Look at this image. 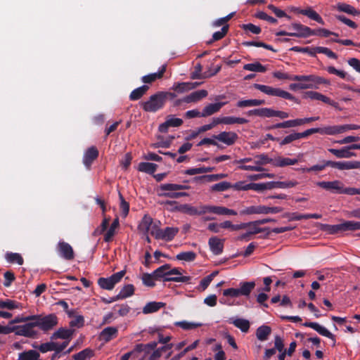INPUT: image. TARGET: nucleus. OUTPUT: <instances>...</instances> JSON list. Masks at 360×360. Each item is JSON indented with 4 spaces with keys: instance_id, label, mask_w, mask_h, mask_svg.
Returning <instances> with one entry per match:
<instances>
[{
    "instance_id": "nucleus-1",
    "label": "nucleus",
    "mask_w": 360,
    "mask_h": 360,
    "mask_svg": "<svg viewBox=\"0 0 360 360\" xmlns=\"http://www.w3.org/2000/svg\"><path fill=\"white\" fill-rule=\"evenodd\" d=\"M171 268V264H165L158 269H156L155 271H153V276H155V278L156 281H160L161 279L163 280V281H173V282H181V283H190V281L191 280V276H169V269Z\"/></svg>"
},
{
    "instance_id": "nucleus-2",
    "label": "nucleus",
    "mask_w": 360,
    "mask_h": 360,
    "mask_svg": "<svg viewBox=\"0 0 360 360\" xmlns=\"http://www.w3.org/2000/svg\"><path fill=\"white\" fill-rule=\"evenodd\" d=\"M33 321H35L37 327H39L43 332L46 333L54 328L58 325V319L55 314L48 315H33Z\"/></svg>"
},
{
    "instance_id": "nucleus-3",
    "label": "nucleus",
    "mask_w": 360,
    "mask_h": 360,
    "mask_svg": "<svg viewBox=\"0 0 360 360\" xmlns=\"http://www.w3.org/2000/svg\"><path fill=\"white\" fill-rule=\"evenodd\" d=\"M253 86L255 89L259 90L269 96L281 97L285 99L293 101L297 103H299L297 98H296L293 95L280 88H274L270 86L260 84H254Z\"/></svg>"
},
{
    "instance_id": "nucleus-4",
    "label": "nucleus",
    "mask_w": 360,
    "mask_h": 360,
    "mask_svg": "<svg viewBox=\"0 0 360 360\" xmlns=\"http://www.w3.org/2000/svg\"><path fill=\"white\" fill-rule=\"evenodd\" d=\"M294 79L297 82H302L306 86L305 89H317L321 84L329 85L330 84L328 79L316 75H297V77H295Z\"/></svg>"
},
{
    "instance_id": "nucleus-5",
    "label": "nucleus",
    "mask_w": 360,
    "mask_h": 360,
    "mask_svg": "<svg viewBox=\"0 0 360 360\" xmlns=\"http://www.w3.org/2000/svg\"><path fill=\"white\" fill-rule=\"evenodd\" d=\"M165 103L160 93L158 91L151 95L149 98L141 103V106L146 112H155L164 108Z\"/></svg>"
},
{
    "instance_id": "nucleus-6",
    "label": "nucleus",
    "mask_w": 360,
    "mask_h": 360,
    "mask_svg": "<svg viewBox=\"0 0 360 360\" xmlns=\"http://www.w3.org/2000/svg\"><path fill=\"white\" fill-rule=\"evenodd\" d=\"M289 29L294 32L279 31L276 33V36H290L296 37L307 38L310 37L311 29L299 22L292 23Z\"/></svg>"
},
{
    "instance_id": "nucleus-7",
    "label": "nucleus",
    "mask_w": 360,
    "mask_h": 360,
    "mask_svg": "<svg viewBox=\"0 0 360 360\" xmlns=\"http://www.w3.org/2000/svg\"><path fill=\"white\" fill-rule=\"evenodd\" d=\"M316 185L326 190L334 193L349 195V187L345 188L344 184L339 180L331 181H318Z\"/></svg>"
},
{
    "instance_id": "nucleus-8",
    "label": "nucleus",
    "mask_w": 360,
    "mask_h": 360,
    "mask_svg": "<svg viewBox=\"0 0 360 360\" xmlns=\"http://www.w3.org/2000/svg\"><path fill=\"white\" fill-rule=\"evenodd\" d=\"M189 186L187 185L177 184H162L160 186V193H158V196L169 198H176V195L178 194V191L188 189Z\"/></svg>"
},
{
    "instance_id": "nucleus-9",
    "label": "nucleus",
    "mask_w": 360,
    "mask_h": 360,
    "mask_svg": "<svg viewBox=\"0 0 360 360\" xmlns=\"http://www.w3.org/2000/svg\"><path fill=\"white\" fill-rule=\"evenodd\" d=\"M283 211L281 207H268L265 205H252L241 212L243 214H277Z\"/></svg>"
},
{
    "instance_id": "nucleus-10",
    "label": "nucleus",
    "mask_w": 360,
    "mask_h": 360,
    "mask_svg": "<svg viewBox=\"0 0 360 360\" xmlns=\"http://www.w3.org/2000/svg\"><path fill=\"white\" fill-rule=\"evenodd\" d=\"M174 210L179 211L190 216H201L208 213L207 205H200L198 207H195L190 204H183L176 205L174 208Z\"/></svg>"
},
{
    "instance_id": "nucleus-11",
    "label": "nucleus",
    "mask_w": 360,
    "mask_h": 360,
    "mask_svg": "<svg viewBox=\"0 0 360 360\" xmlns=\"http://www.w3.org/2000/svg\"><path fill=\"white\" fill-rule=\"evenodd\" d=\"M179 231V229L177 227L168 226L164 229H158L156 230H152L150 234L157 240L171 241L174 238Z\"/></svg>"
},
{
    "instance_id": "nucleus-12",
    "label": "nucleus",
    "mask_w": 360,
    "mask_h": 360,
    "mask_svg": "<svg viewBox=\"0 0 360 360\" xmlns=\"http://www.w3.org/2000/svg\"><path fill=\"white\" fill-rule=\"evenodd\" d=\"M58 255L65 260H72L75 258V252L72 247L64 240H60L56 248Z\"/></svg>"
},
{
    "instance_id": "nucleus-13",
    "label": "nucleus",
    "mask_w": 360,
    "mask_h": 360,
    "mask_svg": "<svg viewBox=\"0 0 360 360\" xmlns=\"http://www.w3.org/2000/svg\"><path fill=\"white\" fill-rule=\"evenodd\" d=\"M34 327H37L34 321H30L24 325L17 326L18 330L15 331V335L33 338L37 335V332L34 330Z\"/></svg>"
},
{
    "instance_id": "nucleus-14",
    "label": "nucleus",
    "mask_w": 360,
    "mask_h": 360,
    "mask_svg": "<svg viewBox=\"0 0 360 360\" xmlns=\"http://www.w3.org/2000/svg\"><path fill=\"white\" fill-rule=\"evenodd\" d=\"M212 138L227 146H232L238 140V136L233 131H222L217 135H213Z\"/></svg>"
},
{
    "instance_id": "nucleus-15",
    "label": "nucleus",
    "mask_w": 360,
    "mask_h": 360,
    "mask_svg": "<svg viewBox=\"0 0 360 360\" xmlns=\"http://www.w3.org/2000/svg\"><path fill=\"white\" fill-rule=\"evenodd\" d=\"M303 326L313 328L314 330H316L320 335L332 340L333 341V345H335V335L333 334H332L327 328L319 325L318 323H316V322H305L304 323H303Z\"/></svg>"
},
{
    "instance_id": "nucleus-16",
    "label": "nucleus",
    "mask_w": 360,
    "mask_h": 360,
    "mask_svg": "<svg viewBox=\"0 0 360 360\" xmlns=\"http://www.w3.org/2000/svg\"><path fill=\"white\" fill-rule=\"evenodd\" d=\"M306 96L308 98H310L312 100H317L321 101L325 103H327L335 108H338V103L333 100H331L330 98L327 97L326 96L317 92V91H307L305 93Z\"/></svg>"
},
{
    "instance_id": "nucleus-17",
    "label": "nucleus",
    "mask_w": 360,
    "mask_h": 360,
    "mask_svg": "<svg viewBox=\"0 0 360 360\" xmlns=\"http://www.w3.org/2000/svg\"><path fill=\"white\" fill-rule=\"evenodd\" d=\"M224 239H220L217 236L211 237L208 240V245L211 252L215 255H219L223 252L224 250Z\"/></svg>"
},
{
    "instance_id": "nucleus-18",
    "label": "nucleus",
    "mask_w": 360,
    "mask_h": 360,
    "mask_svg": "<svg viewBox=\"0 0 360 360\" xmlns=\"http://www.w3.org/2000/svg\"><path fill=\"white\" fill-rule=\"evenodd\" d=\"M98 150L96 146H91L84 153L83 157L84 165L89 168L93 162L98 157Z\"/></svg>"
},
{
    "instance_id": "nucleus-19",
    "label": "nucleus",
    "mask_w": 360,
    "mask_h": 360,
    "mask_svg": "<svg viewBox=\"0 0 360 360\" xmlns=\"http://www.w3.org/2000/svg\"><path fill=\"white\" fill-rule=\"evenodd\" d=\"M74 333V329L61 327L52 333L50 339L51 340H55L57 339H72Z\"/></svg>"
},
{
    "instance_id": "nucleus-20",
    "label": "nucleus",
    "mask_w": 360,
    "mask_h": 360,
    "mask_svg": "<svg viewBox=\"0 0 360 360\" xmlns=\"http://www.w3.org/2000/svg\"><path fill=\"white\" fill-rule=\"evenodd\" d=\"M183 120L174 117H168L166 121L159 126V131L162 133H166L170 127H178L182 125Z\"/></svg>"
},
{
    "instance_id": "nucleus-21",
    "label": "nucleus",
    "mask_w": 360,
    "mask_h": 360,
    "mask_svg": "<svg viewBox=\"0 0 360 360\" xmlns=\"http://www.w3.org/2000/svg\"><path fill=\"white\" fill-rule=\"evenodd\" d=\"M353 150L350 148V145L342 147L340 149L328 148V150L334 155L338 158H349L356 156V154L351 150Z\"/></svg>"
},
{
    "instance_id": "nucleus-22",
    "label": "nucleus",
    "mask_w": 360,
    "mask_h": 360,
    "mask_svg": "<svg viewBox=\"0 0 360 360\" xmlns=\"http://www.w3.org/2000/svg\"><path fill=\"white\" fill-rule=\"evenodd\" d=\"M118 335V330L116 327L105 328L99 335V339L105 342H108L115 338Z\"/></svg>"
},
{
    "instance_id": "nucleus-23",
    "label": "nucleus",
    "mask_w": 360,
    "mask_h": 360,
    "mask_svg": "<svg viewBox=\"0 0 360 360\" xmlns=\"http://www.w3.org/2000/svg\"><path fill=\"white\" fill-rule=\"evenodd\" d=\"M208 213H213L217 215H236L234 210L229 209L223 206L207 205Z\"/></svg>"
},
{
    "instance_id": "nucleus-24",
    "label": "nucleus",
    "mask_w": 360,
    "mask_h": 360,
    "mask_svg": "<svg viewBox=\"0 0 360 360\" xmlns=\"http://www.w3.org/2000/svg\"><path fill=\"white\" fill-rule=\"evenodd\" d=\"M330 126L321 127V128H311V129H307L306 131H304L303 132H300V133L298 132L297 135H298L299 139L306 138V137H307L313 134H315V133H319L321 134L330 135Z\"/></svg>"
},
{
    "instance_id": "nucleus-25",
    "label": "nucleus",
    "mask_w": 360,
    "mask_h": 360,
    "mask_svg": "<svg viewBox=\"0 0 360 360\" xmlns=\"http://www.w3.org/2000/svg\"><path fill=\"white\" fill-rule=\"evenodd\" d=\"M333 165V168H336L340 170L360 169L359 161H347V162H334L330 163Z\"/></svg>"
},
{
    "instance_id": "nucleus-26",
    "label": "nucleus",
    "mask_w": 360,
    "mask_h": 360,
    "mask_svg": "<svg viewBox=\"0 0 360 360\" xmlns=\"http://www.w3.org/2000/svg\"><path fill=\"white\" fill-rule=\"evenodd\" d=\"M134 286L132 284L125 285L115 297H111L110 302H115L118 300L125 299L134 295Z\"/></svg>"
},
{
    "instance_id": "nucleus-27",
    "label": "nucleus",
    "mask_w": 360,
    "mask_h": 360,
    "mask_svg": "<svg viewBox=\"0 0 360 360\" xmlns=\"http://www.w3.org/2000/svg\"><path fill=\"white\" fill-rule=\"evenodd\" d=\"M207 95L208 92L206 90L202 89L195 91L184 97V103H196L205 98Z\"/></svg>"
},
{
    "instance_id": "nucleus-28",
    "label": "nucleus",
    "mask_w": 360,
    "mask_h": 360,
    "mask_svg": "<svg viewBox=\"0 0 360 360\" xmlns=\"http://www.w3.org/2000/svg\"><path fill=\"white\" fill-rule=\"evenodd\" d=\"M166 65H162L158 72L149 74L142 77L141 81L145 84H151L156 79H161L166 71Z\"/></svg>"
},
{
    "instance_id": "nucleus-29",
    "label": "nucleus",
    "mask_w": 360,
    "mask_h": 360,
    "mask_svg": "<svg viewBox=\"0 0 360 360\" xmlns=\"http://www.w3.org/2000/svg\"><path fill=\"white\" fill-rule=\"evenodd\" d=\"M224 105L225 103L220 102L216 103H210L206 105L202 111V117H208L219 112Z\"/></svg>"
},
{
    "instance_id": "nucleus-30",
    "label": "nucleus",
    "mask_w": 360,
    "mask_h": 360,
    "mask_svg": "<svg viewBox=\"0 0 360 360\" xmlns=\"http://www.w3.org/2000/svg\"><path fill=\"white\" fill-rule=\"evenodd\" d=\"M330 135H335L344 133L349 130H356L360 129L359 125L356 124H344V125H334L330 126Z\"/></svg>"
},
{
    "instance_id": "nucleus-31",
    "label": "nucleus",
    "mask_w": 360,
    "mask_h": 360,
    "mask_svg": "<svg viewBox=\"0 0 360 360\" xmlns=\"http://www.w3.org/2000/svg\"><path fill=\"white\" fill-rule=\"evenodd\" d=\"M266 189L271 190L274 188H292L297 185L295 181H269L266 183Z\"/></svg>"
},
{
    "instance_id": "nucleus-32",
    "label": "nucleus",
    "mask_w": 360,
    "mask_h": 360,
    "mask_svg": "<svg viewBox=\"0 0 360 360\" xmlns=\"http://www.w3.org/2000/svg\"><path fill=\"white\" fill-rule=\"evenodd\" d=\"M330 163H333L331 160H322L320 164H317L313 165L310 167H304L302 168L301 170L302 172H321L326 169L327 167H333V165H330Z\"/></svg>"
},
{
    "instance_id": "nucleus-33",
    "label": "nucleus",
    "mask_w": 360,
    "mask_h": 360,
    "mask_svg": "<svg viewBox=\"0 0 360 360\" xmlns=\"http://www.w3.org/2000/svg\"><path fill=\"white\" fill-rule=\"evenodd\" d=\"M242 224H245V226H246L245 229H247V228L249 229H248L249 233H250L252 236L266 231V235L265 238H267L270 234V229L268 227L261 228V227L258 226L259 224H250V221L247 222V223H242Z\"/></svg>"
},
{
    "instance_id": "nucleus-34",
    "label": "nucleus",
    "mask_w": 360,
    "mask_h": 360,
    "mask_svg": "<svg viewBox=\"0 0 360 360\" xmlns=\"http://www.w3.org/2000/svg\"><path fill=\"white\" fill-rule=\"evenodd\" d=\"M152 223L153 219L147 214L144 215V217L142 218L141 221L139 224V231L141 232L143 234L147 235L149 232Z\"/></svg>"
},
{
    "instance_id": "nucleus-35",
    "label": "nucleus",
    "mask_w": 360,
    "mask_h": 360,
    "mask_svg": "<svg viewBox=\"0 0 360 360\" xmlns=\"http://www.w3.org/2000/svg\"><path fill=\"white\" fill-rule=\"evenodd\" d=\"M300 14L307 16L309 18L321 24L324 25V21L321 15L311 7H308L303 11H300Z\"/></svg>"
},
{
    "instance_id": "nucleus-36",
    "label": "nucleus",
    "mask_w": 360,
    "mask_h": 360,
    "mask_svg": "<svg viewBox=\"0 0 360 360\" xmlns=\"http://www.w3.org/2000/svg\"><path fill=\"white\" fill-rule=\"evenodd\" d=\"M229 323L233 324L243 333H247L250 329L249 321L244 319L238 318L236 319H230Z\"/></svg>"
},
{
    "instance_id": "nucleus-37",
    "label": "nucleus",
    "mask_w": 360,
    "mask_h": 360,
    "mask_svg": "<svg viewBox=\"0 0 360 360\" xmlns=\"http://www.w3.org/2000/svg\"><path fill=\"white\" fill-rule=\"evenodd\" d=\"M265 104L264 100L260 99H248L238 101L236 106L238 108H246L252 106H259Z\"/></svg>"
},
{
    "instance_id": "nucleus-38",
    "label": "nucleus",
    "mask_w": 360,
    "mask_h": 360,
    "mask_svg": "<svg viewBox=\"0 0 360 360\" xmlns=\"http://www.w3.org/2000/svg\"><path fill=\"white\" fill-rule=\"evenodd\" d=\"M5 259L10 264L22 265L24 263V259L21 255L16 252H7L5 254Z\"/></svg>"
},
{
    "instance_id": "nucleus-39",
    "label": "nucleus",
    "mask_w": 360,
    "mask_h": 360,
    "mask_svg": "<svg viewBox=\"0 0 360 360\" xmlns=\"http://www.w3.org/2000/svg\"><path fill=\"white\" fill-rule=\"evenodd\" d=\"M165 306L163 302H150L143 308L144 314H151L158 311L160 308Z\"/></svg>"
},
{
    "instance_id": "nucleus-40",
    "label": "nucleus",
    "mask_w": 360,
    "mask_h": 360,
    "mask_svg": "<svg viewBox=\"0 0 360 360\" xmlns=\"http://www.w3.org/2000/svg\"><path fill=\"white\" fill-rule=\"evenodd\" d=\"M297 162L298 160L297 159L278 157V158L274 159L273 165L275 167H283L288 165H294L297 164Z\"/></svg>"
},
{
    "instance_id": "nucleus-41",
    "label": "nucleus",
    "mask_w": 360,
    "mask_h": 360,
    "mask_svg": "<svg viewBox=\"0 0 360 360\" xmlns=\"http://www.w3.org/2000/svg\"><path fill=\"white\" fill-rule=\"evenodd\" d=\"M148 89L149 86L146 84L134 89L129 95V99L131 101H137L140 99Z\"/></svg>"
},
{
    "instance_id": "nucleus-42",
    "label": "nucleus",
    "mask_w": 360,
    "mask_h": 360,
    "mask_svg": "<svg viewBox=\"0 0 360 360\" xmlns=\"http://www.w3.org/2000/svg\"><path fill=\"white\" fill-rule=\"evenodd\" d=\"M271 333V328L268 326L263 325L257 329L256 336L259 340L265 341L268 339Z\"/></svg>"
},
{
    "instance_id": "nucleus-43",
    "label": "nucleus",
    "mask_w": 360,
    "mask_h": 360,
    "mask_svg": "<svg viewBox=\"0 0 360 360\" xmlns=\"http://www.w3.org/2000/svg\"><path fill=\"white\" fill-rule=\"evenodd\" d=\"M226 176H227V174H207V175H203V176H196L194 178V180L195 181H200V182H203V181L211 182V181H217L219 179L225 178Z\"/></svg>"
},
{
    "instance_id": "nucleus-44",
    "label": "nucleus",
    "mask_w": 360,
    "mask_h": 360,
    "mask_svg": "<svg viewBox=\"0 0 360 360\" xmlns=\"http://www.w3.org/2000/svg\"><path fill=\"white\" fill-rule=\"evenodd\" d=\"M158 165L155 163L142 162L139 164L138 169L139 172L153 174L157 169Z\"/></svg>"
},
{
    "instance_id": "nucleus-45",
    "label": "nucleus",
    "mask_w": 360,
    "mask_h": 360,
    "mask_svg": "<svg viewBox=\"0 0 360 360\" xmlns=\"http://www.w3.org/2000/svg\"><path fill=\"white\" fill-rule=\"evenodd\" d=\"M40 354L36 350H28L21 352L18 355V360H39Z\"/></svg>"
},
{
    "instance_id": "nucleus-46",
    "label": "nucleus",
    "mask_w": 360,
    "mask_h": 360,
    "mask_svg": "<svg viewBox=\"0 0 360 360\" xmlns=\"http://www.w3.org/2000/svg\"><path fill=\"white\" fill-rule=\"evenodd\" d=\"M240 288H238L240 295L248 296L255 287L254 281L242 282L240 283Z\"/></svg>"
},
{
    "instance_id": "nucleus-47",
    "label": "nucleus",
    "mask_w": 360,
    "mask_h": 360,
    "mask_svg": "<svg viewBox=\"0 0 360 360\" xmlns=\"http://www.w3.org/2000/svg\"><path fill=\"white\" fill-rule=\"evenodd\" d=\"M337 8L338 11L341 12H344L352 15H358L360 14V12L358 10H356L354 6L345 3L338 4L337 5Z\"/></svg>"
},
{
    "instance_id": "nucleus-48",
    "label": "nucleus",
    "mask_w": 360,
    "mask_h": 360,
    "mask_svg": "<svg viewBox=\"0 0 360 360\" xmlns=\"http://www.w3.org/2000/svg\"><path fill=\"white\" fill-rule=\"evenodd\" d=\"M119 219L116 218L111 224L109 229L107 231L104 236V241L109 243L112 240V238L115 233V229L119 226Z\"/></svg>"
},
{
    "instance_id": "nucleus-49",
    "label": "nucleus",
    "mask_w": 360,
    "mask_h": 360,
    "mask_svg": "<svg viewBox=\"0 0 360 360\" xmlns=\"http://www.w3.org/2000/svg\"><path fill=\"white\" fill-rule=\"evenodd\" d=\"M243 69L245 70L256 72H265L266 71V68L259 62L245 64L243 66Z\"/></svg>"
},
{
    "instance_id": "nucleus-50",
    "label": "nucleus",
    "mask_w": 360,
    "mask_h": 360,
    "mask_svg": "<svg viewBox=\"0 0 360 360\" xmlns=\"http://www.w3.org/2000/svg\"><path fill=\"white\" fill-rule=\"evenodd\" d=\"M228 31H229V25H224L220 31L215 32L212 34V39L207 42V44H211L216 41H219V40L223 39L228 33Z\"/></svg>"
},
{
    "instance_id": "nucleus-51",
    "label": "nucleus",
    "mask_w": 360,
    "mask_h": 360,
    "mask_svg": "<svg viewBox=\"0 0 360 360\" xmlns=\"http://www.w3.org/2000/svg\"><path fill=\"white\" fill-rule=\"evenodd\" d=\"M94 355V352L90 348H86L82 351L74 354L72 358L74 360H86Z\"/></svg>"
},
{
    "instance_id": "nucleus-52",
    "label": "nucleus",
    "mask_w": 360,
    "mask_h": 360,
    "mask_svg": "<svg viewBox=\"0 0 360 360\" xmlns=\"http://www.w3.org/2000/svg\"><path fill=\"white\" fill-rule=\"evenodd\" d=\"M343 232L347 231H356L360 230V221H345L342 223Z\"/></svg>"
},
{
    "instance_id": "nucleus-53",
    "label": "nucleus",
    "mask_w": 360,
    "mask_h": 360,
    "mask_svg": "<svg viewBox=\"0 0 360 360\" xmlns=\"http://www.w3.org/2000/svg\"><path fill=\"white\" fill-rule=\"evenodd\" d=\"M176 259L184 260L186 262H193L196 258V254L193 251L181 252L176 255Z\"/></svg>"
},
{
    "instance_id": "nucleus-54",
    "label": "nucleus",
    "mask_w": 360,
    "mask_h": 360,
    "mask_svg": "<svg viewBox=\"0 0 360 360\" xmlns=\"http://www.w3.org/2000/svg\"><path fill=\"white\" fill-rule=\"evenodd\" d=\"M313 35H316V36H320V37H328L330 35H333L335 37L339 36L338 34L331 32L325 28H318L316 30L311 29V32L310 34V36H313Z\"/></svg>"
},
{
    "instance_id": "nucleus-55",
    "label": "nucleus",
    "mask_w": 360,
    "mask_h": 360,
    "mask_svg": "<svg viewBox=\"0 0 360 360\" xmlns=\"http://www.w3.org/2000/svg\"><path fill=\"white\" fill-rule=\"evenodd\" d=\"M245 224H242V223L239 224H233L231 221H225L224 222L220 223V228L222 229H229L231 231H238L241 229H245Z\"/></svg>"
},
{
    "instance_id": "nucleus-56",
    "label": "nucleus",
    "mask_w": 360,
    "mask_h": 360,
    "mask_svg": "<svg viewBox=\"0 0 360 360\" xmlns=\"http://www.w3.org/2000/svg\"><path fill=\"white\" fill-rule=\"evenodd\" d=\"M119 199L120 201V209L122 212V215L123 217H126L129 212V204L125 200L120 192H119Z\"/></svg>"
},
{
    "instance_id": "nucleus-57",
    "label": "nucleus",
    "mask_w": 360,
    "mask_h": 360,
    "mask_svg": "<svg viewBox=\"0 0 360 360\" xmlns=\"http://www.w3.org/2000/svg\"><path fill=\"white\" fill-rule=\"evenodd\" d=\"M98 285L105 290H111L114 288L115 285L112 283V281L108 278H100L98 280Z\"/></svg>"
},
{
    "instance_id": "nucleus-58",
    "label": "nucleus",
    "mask_w": 360,
    "mask_h": 360,
    "mask_svg": "<svg viewBox=\"0 0 360 360\" xmlns=\"http://www.w3.org/2000/svg\"><path fill=\"white\" fill-rule=\"evenodd\" d=\"M233 188V185L227 181H221L212 186V191L221 192Z\"/></svg>"
},
{
    "instance_id": "nucleus-59",
    "label": "nucleus",
    "mask_w": 360,
    "mask_h": 360,
    "mask_svg": "<svg viewBox=\"0 0 360 360\" xmlns=\"http://www.w3.org/2000/svg\"><path fill=\"white\" fill-rule=\"evenodd\" d=\"M176 326H179L185 330H189L201 326V323H195L188 322L186 321H177L174 323Z\"/></svg>"
},
{
    "instance_id": "nucleus-60",
    "label": "nucleus",
    "mask_w": 360,
    "mask_h": 360,
    "mask_svg": "<svg viewBox=\"0 0 360 360\" xmlns=\"http://www.w3.org/2000/svg\"><path fill=\"white\" fill-rule=\"evenodd\" d=\"M155 280L156 279L153 276V273H144L142 275V281L143 285H145L146 286L154 287L155 285Z\"/></svg>"
},
{
    "instance_id": "nucleus-61",
    "label": "nucleus",
    "mask_w": 360,
    "mask_h": 360,
    "mask_svg": "<svg viewBox=\"0 0 360 360\" xmlns=\"http://www.w3.org/2000/svg\"><path fill=\"white\" fill-rule=\"evenodd\" d=\"M172 89L178 94H182L189 91L187 82L174 83L172 87Z\"/></svg>"
},
{
    "instance_id": "nucleus-62",
    "label": "nucleus",
    "mask_w": 360,
    "mask_h": 360,
    "mask_svg": "<svg viewBox=\"0 0 360 360\" xmlns=\"http://www.w3.org/2000/svg\"><path fill=\"white\" fill-rule=\"evenodd\" d=\"M56 347V342L51 340L50 342L42 343L37 347V349L41 353H46L49 351H53Z\"/></svg>"
},
{
    "instance_id": "nucleus-63",
    "label": "nucleus",
    "mask_w": 360,
    "mask_h": 360,
    "mask_svg": "<svg viewBox=\"0 0 360 360\" xmlns=\"http://www.w3.org/2000/svg\"><path fill=\"white\" fill-rule=\"evenodd\" d=\"M255 16V18H257L258 19L266 20L271 24H276L278 22L277 19L267 15L264 11H259V12L256 13Z\"/></svg>"
},
{
    "instance_id": "nucleus-64",
    "label": "nucleus",
    "mask_w": 360,
    "mask_h": 360,
    "mask_svg": "<svg viewBox=\"0 0 360 360\" xmlns=\"http://www.w3.org/2000/svg\"><path fill=\"white\" fill-rule=\"evenodd\" d=\"M217 274H218V271H213L212 274L205 276L200 281V285L202 287L203 290H205L209 286V285L213 280L214 277L216 276L217 275Z\"/></svg>"
}]
</instances>
